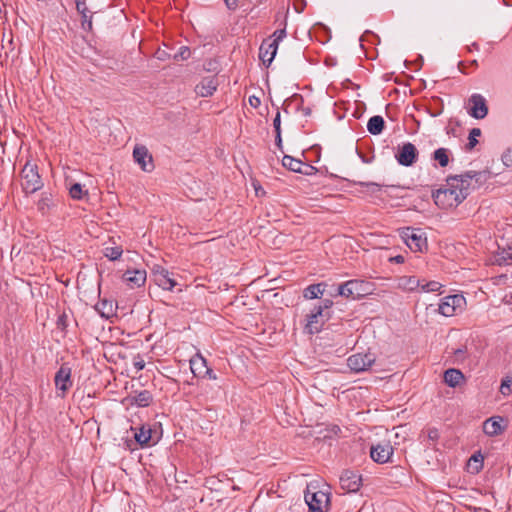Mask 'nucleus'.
Here are the masks:
<instances>
[{"instance_id":"38","label":"nucleus","mask_w":512,"mask_h":512,"mask_svg":"<svg viewBox=\"0 0 512 512\" xmlns=\"http://www.w3.org/2000/svg\"><path fill=\"white\" fill-rule=\"evenodd\" d=\"M190 49L187 46H181L176 54L173 55V59L178 60H187L190 57Z\"/></svg>"},{"instance_id":"26","label":"nucleus","mask_w":512,"mask_h":512,"mask_svg":"<svg viewBox=\"0 0 512 512\" xmlns=\"http://www.w3.org/2000/svg\"><path fill=\"white\" fill-rule=\"evenodd\" d=\"M130 399V403L132 405L134 404L138 407H148L153 401V396L150 391L142 390L139 392L136 391L135 394L130 397Z\"/></svg>"},{"instance_id":"41","label":"nucleus","mask_w":512,"mask_h":512,"mask_svg":"<svg viewBox=\"0 0 512 512\" xmlns=\"http://www.w3.org/2000/svg\"><path fill=\"white\" fill-rule=\"evenodd\" d=\"M56 325L58 329L64 331L68 326V316L65 312L61 313L56 321Z\"/></svg>"},{"instance_id":"50","label":"nucleus","mask_w":512,"mask_h":512,"mask_svg":"<svg viewBox=\"0 0 512 512\" xmlns=\"http://www.w3.org/2000/svg\"><path fill=\"white\" fill-rule=\"evenodd\" d=\"M428 439L431 441H437L439 439V431L437 428H430L427 433Z\"/></svg>"},{"instance_id":"20","label":"nucleus","mask_w":512,"mask_h":512,"mask_svg":"<svg viewBox=\"0 0 512 512\" xmlns=\"http://www.w3.org/2000/svg\"><path fill=\"white\" fill-rule=\"evenodd\" d=\"M147 279L146 271L143 269L127 270L122 275V280L128 285H135L137 288L144 286Z\"/></svg>"},{"instance_id":"4","label":"nucleus","mask_w":512,"mask_h":512,"mask_svg":"<svg viewBox=\"0 0 512 512\" xmlns=\"http://www.w3.org/2000/svg\"><path fill=\"white\" fill-rule=\"evenodd\" d=\"M304 499L309 512H325L330 503L329 494L321 490L312 492L309 487L305 491Z\"/></svg>"},{"instance_id":"61","label":"nucleus","mask_w":512,"mask_h":512,"mask_svg":"<svg viewBox=\"0 0 512 512\" xmlns=\"http://www.w3.org/2000/svg\"><path fill=\"white\" fill-rule=\"evenodd\" d=\"M430 115H431L432 117H437V116H439V115H440V112H437V113H431Z\"/></svg>"},{"instance_id":"33","label":"nucleus","mask_w":512,"mask_h":512,"mask_svg":"<svg viewBox=\"0 0 512 512\" xmlns=\"http://www.w3.org/2000/svg\"><path fill=\"white\" fill-rule=\"evenodd\" d=\"M369 293H364V294H360V293H355V290H337V292L335 294H331L332 297H337V296H342V297H345L347 299H353V300H360L362 298H364L365 296H367Z\"/></svg>"},{"instance_id":"8","label":"nucleus","mask_w":512,"mask_h":512,"mask_svg":"<svg viewBox=\"0 0 512 512\" xmlns=\"http://www.w3.org/2000/svg\"><path fill=\"white\" fill-rule=\"evenodd\" d=\"M152 280L155 285L163 288H174L180 285L174 278V274L170 273L163 266L155 264L151 270Z\"/></svg>"},{"instance_id":"10","label":"nucleus","mask_w":512,"mask_h":512,"mask_svg":"<svg viewBox=\"0 0 512 512\" xmlns=\"http://www.w3.org/2000/svg\"><path fill=\"white\" fill-rule=\"evenodd\" d=\"M96 292L99 300L94 306L95 310L105 319L113 317L116 314L117 302L106 293H102L103 290H96Z\"/></svg>"},{"instance_id":"17","label":"nucleus","mask_w":512,"mask_h":512,"mask_svg":"<svg viewBox=\"0 0 512 512\" xmlns=\"http://www.w3.org/2000/svg\"><path fill=\"white\" fill-rule=\"evenodd\" d=\"M278 46L275 42H270V39H265L259 48V58L266 67H269L274 60Z\"/></svg>"},{"instance_id":"21","label":"nucleus","mask_w":512,"mask_h":512,"mask_svg":"<svg viewBox=\"0 0 512 512\" xmlns=\"http://www.w3.org/2000/svg\"><path fill=\"white\" fill-rule=\"evenodd\" d=\"M282 165L289 169L290 171L301 173L308 175L310 174L309 170L314 169L311 165L305 164L299 159H296L292 156L285 155L282 159Z\"/></svg>"},{"instance_id":"54","label":"nucleus","mask_w":512,"mask_h":512,"mask_svg":"<svg viewBox=\"0 0 512 512\" xmlns=\"http://www.w3.org/2000/svg\"><path fill=\"white\" fill-rule=\"evenodd\" d=\"M207 372L208 373H204L202 378H209L211 380H216L217 379V376H216L215 372L210 367H207Z\"/></svg>"},{"instance_id":"40","label":"nucleus","mask_w":512,"mask_h":512,"mask_svg":"<svg viewBox=\"0 0 512 512\" xmlns=\"http://www.w3.org/2000/svg\"><path fill=\"white\" fill-rule=\"evenodd\" d=\"M358 185L367 187L368 191L371 193H377L381 191L382 188V185L375 182H358Z\"/></svg>"},{"instance_id":"59","label":"nucleus","mask_w":512,"mask_h":512,"mask_svg":"<svg viewBox=\"0 0 512 512\" xmlns=\"http://www.w3.org/2000/svg\"><path fill=\"white\" fill-rule=\"evenodd\" d=\"M472 47L473 49L479 50V45L476 42L472 44Z\"/></svg>"},{"instance_id":"30","label":"nucleus","mask_w":512,"mask_h":512,"mask_svg":"<svg viewBox=\"0 0 512 512\" xmlns=\"http://www.w3.org/2000/svg\"><path fill=\"white\" fill-rule=\"evenodd\" d=\"M495 262L498 265H510L512 264V242L503 248L501 252L495 257Z\"/></svg>"},{"instance_id":"15","label":"nucleus","mask_w":512,"mask_h":512,"mask_svg":"<svg viewBox=\"0 0 512 512\" xmlns=\"http://www.w3.org/2000/svg\"><path fill=\"white\" fill-rule=\"evenodd\" d=\"M470 108L468 113L475 119H483L488 114L486 99L481 94H472L469 98Z\"/></svg>"},{"instance_id":"16","label":"nucleus","mask_w":512,"mask_h":512,"mask_svg":"<svg viewBox=\"0 0 512 512\" xmlns=\"http://www.w3.org/2000/svg\"><path fill=\"white\" fill-rule=\"evenodd\" d=\"M362 484L361 475L352 470H345L340 476V485L347 492H357Z\"/></svg>"},{"instance_id":"62","label":"nucleus","mask_w":512,"mask_h":512,"mask_svg":"<svg viewBox=\"0 0 512 512\" xmlns=\"http://www.w3.org/2000/svg\"><path fill=\"white\" fill-rule=\"evenodd\" d=\"M507 302L512 303V293L509 295V300Z\"/></svg>"},{"instance_id":"2","label":"nucleus","mask_w":512,"mask_h":512,"mask_svg":"<svg viewBox=\"0 0 512 512\" xmlns=\"http://www.w3.org/2000/svg\"><path fill=\"white\" fill-rule=\"evenodd\" d=\"M325 290H304V298L309 300H317L310 309V314L323 316L325 318L332 317L331 308L334 304L332 299L323 298Z\"/></svg>"},{"instance_id":"11","label":"nucleus","mask_w":512,"mask_h":512,"mask_svg":"<svg viewBox=\"0 0 512 512\" xmlns=\"http://www.w3.org/2000/svg\"><path fill=\"white\" fill-rule=\"evenodd\" d=\"M395 158L400 165L410 167L417 161L418 150L415 145L410 142L403 143L398 147Z\"/></svg>"},{"instance_id":"49","label":"nucleus","mask_w":512,"mask_h":512,"mask_svg":"<svg viewBox=\"0 0 512 512\" xmlns=\"http://www.w3.org/2000/svg\"><path fill=\"white\" fill-rule=\"evenodd\" d=\"M273 127L275 132H281V116L279 110H277V113L273 119Z\"/></svg>"},{"instance_id":"34","label":"nucleus","mask_w":512,"mask_h":512,"mask_svg":"<svg viewBox=\"0 0 512 512\" xmlns=\"http://www.w3.org/2000/svg\"><path fill=\"white\" fill-rule=\"evenodd\" d=\"M69 193H70V196L76 200H81L85 195L88 194L87 191L83 190V187L80 183L72 184L69 189Z\"/></svg>"},{"instance_id":"47","label":"nucleus","mask_w":512,"mask_h":512,"mask_svg":"<svg viewBox=\"0 0 512 512\" xmlns=\"http://www.w3.org/2000/svg\"><path fill=\"white\" fill-rule=\"evenodd\" d=\"M223 2L227 10L234 12L239 7L240 0H223Z\"/></svg>"},{"instance_id":"42","label":"nucleus","mask_w":512,"mask_h":512,"mask_svg":"<svg viewBox=\"0 0 512 512\" xmlns=\"http://www.w3.org/2000/svg\"><path fill=\"white\" fill-rule=\"evenodd\" d=\"M500 392L503 395H509L510 393H512V380H503L500 385Z\"/></svg>"},{"instance_id":"43","label":"nucleus","mask_w":512,"mask_h":512,"mask_svg":"<svg viewBox=\"0 0 512 512\" xmlns=\"http://www.w3.org/2000/svg\"><path fill=\"white\" fill-rule=\"evenodd\" d=\"M218 67H219L218 62L213 59L207 60L204 63V70H206L208 72H217Z\"/></svg>"},{"instance_id":"23","label":"nucleus","mask_w":512,"mask_h":512,"mask_svg":"<svg viewBox=\"0 0 512 512\" xmlns=\"http://www.w3.org/2000/svg\"><path fill=\"white\" fill-rule=\"evenodd\" d=\"M207 361L201 354H196L190 359V369L197 378H202L207 372Z\"/></svg>"},{"instance_id":"55","label":"nucleus","mask_w":512,"mask_h":512,"mask_svg":"<svg viewBox=\"0 0 512 512\" xmlns=\"http://www.w3.org/2000/svg\"><path fill=\"white\" fill-rule=\"evenodd\" d=\"M389 261L392 262V263H403L404 262V256L397 255V256H394V257H390Z\"/></svg>"},{"instance_id":"1","label":"nucleus","mask_w":512,"mask_h":512,"mask_svg":"<svg viewBox=\"0 0 512 512\" xmlns=\"http://www.w3.org/2000/svg\"><path fill=\"white\" fill-rule=\"evenodd\" d=\"M445 181V185L432 192L434 203L440 209L456 208L469 196V184H464L459 175H449Z\"/></svg>"},{"instance_id":"53","label":"nucleus","mask_w":512,"mask_h":512,"mask_svg":"<svg viewBox=\"0 0 512 512\" xmlns=\"http://www.w3.org/2000/svg\"><path fill=\"white\" fill-rule=\"evenodd\" d=\"M275 145H276L280 150H283L281 132H275Z\"/></svg>"},{"instance_id":"58","label":"nucleus","mask_w":512,"mask_h":512,"mask_svg":"<svg viewBox=\"0 0 512 512\" xmlns=\"http://www.w3.org/2000/svg\"><path fill=\"white\" fill-rule=\"evenodd\" d=\"M458 66H459V69H460V71H461L462 73H466V71L463 69V67H464V62H463V61H460V62L458 63Z\"/></svg>"},{"instance_id":"5","label":"nucleus","mask_w":512,"mask_h":512,"mask_svg":"<svg viewBox=\"0 0 512 512\" xmlns=\"http://www.w3.org/2000/svg\"><path fill=\"white\" fill-rule=\"evenodd\" d=\"M401 236L412 251L423 252L427 249V238L419 229L406 227L403 229Z\"/></svg>"},{"instance_id":"3","label":"nucleus","mask_w":512,"mask_h":512,"mask_svg":"<svg viewBox=\"0 0 512 512\" xmlns=\"http://www.w3.org/2000/svg\"><path fill=\"white\" fill-rule=\"evenodd\" d=\"M22 189L26 194H32L43 187V182L38 173V166L27 161L21 170Z\"/></svg>"},{"instance_id":"25","label":"nucleus","mask_w":512,"mask_h":512,"mask_svg":"<svg viewBox=\"0 0 512 512\" xmlns=\"http://www.w3.org/2000/svg\"><path fill=\"white\" fill-rule=\"evenodd\" d=\"M136 442L141 446H150L152 441V429L149 425H142L138 431L134 433Z\"/></svg>"},{"instance_id":"45","label":"nucleus","mask_w":512,"mask_h":512,"mask_svg":"<svg viewBox=\"0 0 512 512\" xmlns=\"http://www.w3.org/2000/svg\"><path fill=\"white\" fill-rule=\"evenodd\" d=\"M502 162L507 167H512V147L508 148L502 155Z\"/></svg>"},{"instance_id":"39","label":"nucleus","mask_w":512,"mask_h":512,"mask_svg":"<svg viewBox=\"0 0 512 512\" xmlns=\"http://www.w3.org/2000/svg\"><path fill=\"white\" fill-rule=\"evenodd\" d=\"M453 355L455 357V361L462 362L465 360L467 355V347L465 345L455 349L453 351Z\"/></svg>"},{"instance_id":"12","label":"nucleus","mask_w":512,"mask_h":512,"mask_svg":"<svg viewBox=\"0 0 512 512\" xmlns=\"http://www.w3.org/2000/svg\"><path fill=\"white\" fill-rule=\"evenodd\" d=\"M134 161L145 172H152L155 168L153 157L144 145H136L133 149Z\"/></svg>"},{"instance_id":"57","label":"nucleus","mask_w":512,"mask_h":512,"mask_svg":"<svg viewBox=\"0 0 512 512\" xmlns=\"http://www.w3.org/2000/svg\"><path fill=\"white\" fill-rule=\"evenodd\" d=\"M47 203H46V199L45 198H42L39 203H38V207L40 210H43L44 209V206H46Z\"/></svg>"},{"instance_id":"32","label":"nucleus","mask_w":512,"mask_h":512,"mask_svg":"<svg viewBox=\"0 0 512 512\" xmlns=\"http://www.w3.org/2000/svg\"><path fill=\"white\" fill-rule=\"evenodd\" d=\"M483 456L480 452L473 454L469 459V467L472 469L473 473H478L483 468Z\"/></svg>"},{"instance_id":"64","label":"nucleus","mask_w":512,"mask_h":512,"mask_svg":"<svg viewBox=\"0 0 512 512\" xmlns=\"http://www.w3.org/2000/svg\"><path fill=\"white\" fill-rule=\"evenodd\" d=\"M305 114H306V115H309V114H310V109H309V108H307V109L305 110Z\"/></svg>"},{"instance_id":"63","label":"nucleus","mask_w":512,"mask_h":512,"mask_svg":"<svg viewBox=\"0 0 512 512\" xmlns=\"http://www.w3.org/2000/svg\"><path fill=\"white\" fill-rule=\"evenodd\" d=\"M361 158H362V161H363V162H366V163H368V162H369V161L367 160V157H361Z\"/></svg>"},{"instance_id":"44","label":"nucleus","mask_w":512,"mask_h":512,"mask_svg":"<svg viewBox=\"0 0 512 512\" xmlns=\"http://www.w3.org/2000/svg\"><path fill=\"white\" fill-rule=\"evenodd\" d=\"M273 40H270V42H275L277 46L279 45V42L286 37V28L278 29L273 33Z\"/></svg>"},{"instance_id":"46","label":"nucleus","mask_w":512,"mask_h":512,"mask_svg":"<svg viewBox=\"0 0 512 512\" xmlns=\"http://www.w3.org/2000/svg\"><path fill=\"white\" fill-rule=\"evenodd\" d=\"M76 10L81 14L89 13V10L86 6V0H75Z\"/></svg>"},{"instance_id":"24","label":"nucleus","mask_w":512,"mask_h":512,"mask_svg":"<svg viewBox=\"0 0 512 512\" xmlns=\"http://www.w3.org/2000/svg\"><path fill=\"white\" fill-rule=\"evenodd\" d=\"M501 417H491L484 421L483 432L488 436H496L502 433L503 428L500 425Z\"/></svg>"},{"instance_id":"48","label":"nucleus","mask_w":512,"mask_h":512,"mask_svg":"<svg viewBox=\"0 0 512 512\" xmlns=\"http://www.w3.org/2000/svg\"><path fill=\"white\" fill-rule=\"evenodd\" d=\"M155 57L160 61H165L171 58V54L164 49H158L155 53Z\"/></svg>"},{"instance_id":"52","label":"nucleus","mask_w":512,"mask_h":512,"mask_svg":"<svg viewBox=\"0 0 512 512\" xmlns=\"http://www.w3.org/2000/svg\"><path fill=\"white\" fill-rule=\"evenodd\" d=\"M248 101H249V104H250L252 107H254V108L259 107V106H260V104H261V100H260V98H259V97H257V96H254V95L250 96V97H249V99H248Z\"/></svg>"},{"instance_id":"19","label":"nucleus","mask_w":512,"mask_h":512,"mask_svg":"<svg viewBox=\"0 0 512 512\" xmlns=\"http://www.w3.org/2000/svg\"><path fill=\"white\" fill-rule=\"evenodd\" d=\"M329 320L330 318L316 316V314L308 313L306 315V324L304 326V332L309 335L317 334L322 330L324 324Z\"/></svg>"},{"instance_id":"56","label":"nucleus","mask_w":512,"mask_h":512,"mask_svg":"<svg viewBox=\"0 0 512 512\" xmlns=\"http://www.w3.org/2000/svg\"><path fill=\"white\" fill-rule=\"evenodd\" d=\"M218 482L219 481L216 478L211 477L206 479L205 486L212 488Z\"/></svg>"},{"instance_id":"35","label":"nucleus","mask_w":512,"mask_h":512,"mask_svg":"<svg viewBox=\"0 0 512 512\" xmlns=\"http://www.w3.org/2000/svg\"><path fill=\"white\" fill-rule=\"evenodd\" d=\"M123 253V250L120 246L115 247H106L104 250V255L109 260L115 261L118 260Z\"/></svg>"},{"instance_id":"28","label":"nucleus","mask_w":512,"mask_h":512,"mask_svg":"<svg viewBox=\"0 0 512 512\" xmlns=\"http://www.w3.org/2000/svg\"><path fill=\"white\" fill-rule=\"evenodd\" d=\"M385 128L384 118L380 115L372 116L367 123V130L372 135H379Z\"/></svg>"},{"instance_id":"31","label":"nucleus","mask_w":512,"mask_h":512,"mask_svg":"<svg viewBox=\"0 0 512 512\" xmlns=\"http://www.w3.org/2000/svg\"><path fill=\"white\" fill-rule=\"evenodd\" d=\"M449 154L447 148H438L433 152L432 158L439 163L440 167H446L449 164Z\"/></svg>"},{"instance_id":"29","label":"nucleus","mask_w":512,"mask_h":512,"mask_svg":"<svg viewBox=\"0 0 512 512\" xmlns=\"http://www.w3.org/2000/svg\"><path fill=\"white\" fill-rule=\"evenodd\" d=\"M464 379L463 373L454 368H450L444 372V381L450 387H456Z\"/></svg>"},{"instance_id":"6","label":"nucleus","mask_w":512,"mask_h":512,"mask_svg":"<svg viewBox=\"0 0 512 512\" xmlns=\"http://www.w3.org/2000/svg\"><path fill=\"white\" fill-rule=\"evenodd\" d=\"M465 304L466 300L463 295H448L441 300L438 307V311L443 316H453L458 310H462Z\"/></svg>"},{"instance_id":"13","label":"nucleus","mask_w":512,"mask_h":512,"mask_svg":"<svg viewBox=\"0 0 512 512\" xmlns=\"http://www.w3.org/2000/svg\"><path fill=\"white\" fill-rule=\"evenodd\" d=\"M397 288H444L436 281H427L416 276H402L398 280Z\"/></svg>"},{"instance_id":"18","label":"nucleus","mask_w":512,"mask_h":512,"mask_svg":"<svg viewBox=\"0 0 512 512\" xmlns=\"http://www.w3.org/2000/svg\"><path fill=\"white\" fill-rule=\"evenodd\" d=\"M219 83L216 75L204 77L195 87V92L201 97H209L217 90Z\"/></svg>"},{"instance_id":"14","label":"nucleus","mask_w":512,"mask_h":512,"mask_svg":"<svg viewBox=\"0 0 512 512\" xmlns=\"http://www.w3.org/2000/svg\"><path fill=\"white\" fill-rule=\"evenodd\" d=\"M393 455V447L389 441H383L370 448L371 459L379 464L387 463Z\"/></svg>"},{"instance_id":"7","label":"nucleus","mask_w":512,"mask_h":512,"mask_svg":"<svg viewBox=\"0 0 512 512\" xmlns=\"http://www.w3.org/2000/svg\"><path fill=\"white\" fill-rule=\"evenodd\" d=\"M71 373V368L67 363H63L55 373L54 383L56 390L58 391V396L64 397L67 391L72 387L73 380L71 378Z\"/></svg>"},{"instance_id":"36","label":"nucleus","mask_w":512,"mask_h":512,"mask_svg":"<svg viewBox=\"0 0 512 512\" xmlns=\"http://www.w3.org/2000/svg\"><path fill=\"white\" fill-rule=\"evenodd\" d=\"M481 135V129L480 128H472L469 132L468 136V143L466 145L467 150H472L477 144L478 140L476 137Z\"/></svg>"},{"instance_id":"60","label":"nucleus","mask_w":512,"mask_h":512,"mask_svg":"<svg viewBox=\"0 0 512 512\" xmlns=\"http://www.w3.org/2000/svg\"><path fill=\"white\" fill-rule=\"evenodd\" d=\"M470 65H471V66H477V65H478L477 60H472V61L470 62Z\"/></svg>"},{"instance_id":"27","label":"nucleus","mask_w":512,"mask_h":512,"mask_svg":"<svg viewBox=\"0 0 512 512\" xmlns=\"http://www.w3.org/2000/svg\"><path fill=\"white\" fill-rule=\"evenodd\" d=\"M463 180H465L464 184H469V188L474 189L471 186V182L474 180L477 184H482L487 180V173L484 171H466L459 175Z\"/></svg>"},{"instance_id":"37","label":"nucleus","mask_w":512,"mask_h":512,"mask_svg":"<svg viewBox=\"0 0 512 512\" xmlns=\"http://www.w3.org/2000/svg\"><path fill=\"white\" fill-rule=\"evenodd\" d=\"M92 14L88 15V13L81 14V27L83 30L91 32L93 29L92 24Z\"/></svg>"},{"instance_id":"9","label":"nucleus","mask_w":512,"mask_h":512,"mask_svg":"<svg viewBox=\"0 0 512 512\" xmlns=\"http://www.w3.org/2000/svg\"><path fill=\"white\" fill-rule=\"evenodd\" d=\"M375 363L374 354L356 353L348 357L347 366L354 372L360 373L368 370Z\"/></svg>"},{"instance_id":"22","label":"nucleus","mask_w":512,"mask_h":512,"mask_svg":"<svg viewBox=\"0 0 512 512\" xmlns=\"http://www.w3.org/2000/svg\"><path fill=\"white\" fill-rule=\"evenodd\" d=\"M359 284L365 285V288H370V287L374 286V284L369 281L354 279V280H348V281H344V282H340V283H332V284H330V287L331 288H353L352 287L353 285H359ZM328 286H329L328 283L320 282V283L309 284L306 288L316 289V288H327Z\"/></svg>"},{"instance_id":"51","label":"nucleus","mask_w":512,"mask_h":512,"mask_svg":"<svg viewBox=\"0 0 512 512\" xmlns=\"http://www.w3.org/2000/svg\"><path fill=\"white\" fill-rule=\"evenodd\" d=\"M133 365L136 371L138 372L144 369L145 361L140 356H138L137 359H135Z\"/></svg>"}]
</instances>
